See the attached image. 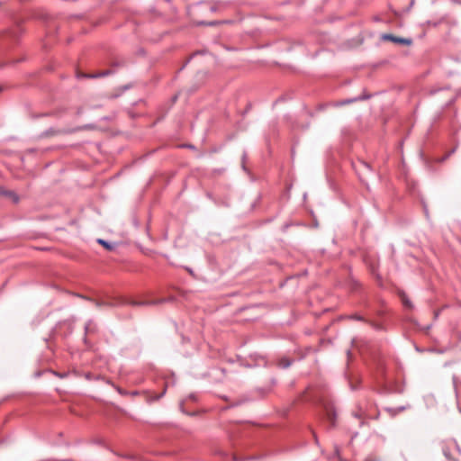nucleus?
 I'll use <instances>...</instances> for the list:
<instances>
[{"label":"nucleus","mask_w":461,"mask_h":461,"mask_svg":"<svg viewBox=\"0 0 461 461\" xmlns=\"http://www.w3.org/2000/svg\"><path fill=\"white\" fill-rule=\"evenodd\" d=\"M218 23H219V22L214 21V22H211V23H209L207 24L210 25V26H213V25H216Z\"/></svg>","instance_id":"obj_21"},{"label":"nucleus","mask_w":461,"mask_h":461,"mask_svg":"<svg viewBox=\"0 0 461 461\" xmlns=\"http://www.w3.org/2000/svg\"><path fill=\"white\" fill-rule=\"evenodd\" d=\"M354 416L357 419H363L364 418V411L362 410H359L353 413Z\"/></svg>","instance_id":"obj_17"},{"label":"nucleus","mask_w":461,"mask_h":461,"mask_svg":"<svg viewBox=\"0 0 461 461\" xmlns=\"http://www.w3.org/2000/svg\"><path fill=\"white\" fill-rule=\"evenodd\" d=\"M344 318L345 319H348V320L364 321V322L367 323V320H366L362 315L357 314V313L356 314H351V315H346Z\"/></svg>","instance_id":"obj_11"},{"label":"nucleus","mask_w":461,"mask_h":461,"mask_svg":"<svg viewBox=\"0 0 461 461\" xmlns=\"http://www.w3.org/2000/svg\"><path fill=\"white\" fill-rule=\"evenodd\" d=\"M95 330L96 325L92 321H88L85 325L86 335L94 333Z\"/></svg>","instance_id":"obj_9"},{"label":"nucleus","mask_w":461,"mask_h":461,"mask_svg":"<svg viewBox=\"0 0 461 461\" xmlns=\"http://www.w3.org/2000/svg\"><path fill=\"white\" fill-rule=\"evenodd\" d=\"M335 455H336L337 456H339V448H338V447H336V449H335Z\"/></svg>","instance_id":"obj_22"},{"label":"nucleus","mask_w":461,"mask_h":461,"mask_svg":"<svg viewBox=\"0 0 461 461\" xmlns=\"http://www.w3.org/2000/svg\"><path fill=\"white\" fill-rule=\"evenodd\" d=\"M367 323L372 326L375 330H380L383 329L382 325L379 323H376L375 321H367Z\"/></svg>","instance_id":"obj_15"},{"label":"nucleus","mask_w":461,"mask_h":461,"mask_svg":"<svg viewBox=\"0 0 461 461\" xmlns=\"http://www.w3.org/2000/svg\"><path fill=\"white\" fill-rule=\"evenodd\" d=\"M382 39L384 40V41H393L394 43H398V44H402V45H411L412 41L411 39H408V38H401V37H397V36H394L393 34H384L382 36Z\"/></svg>","instance_id":"obj_4"},{"label":"nucleus","mask_w":461,"mask_h":461,"mask_svg":"<svg viewBox=\"0 0 461 461\" xmlns=\"http://www.w3.org/2000/svg\"><path fill=\"white\" fill-rule=\"evenodd\" d=\"M313 438H315V441H318L317 436L313 435Z\"/></svg>","instance_id":"obj_26"},{"label":"nucleus","mask_w":461,"mask_h":461,"mask_svg":"<svg viewBox=\"0 0 461 461\" xmlns=\"http://www.w3.org/2000/svg\"><path fill=\"white\" fill-rule=\"evenodd\" d=\"M96 305H97V306H102V305L113 306V304H112V303H99V302H97V303H96Z\"/></svg>","instance_id":"obj_19"},{"label":"nucleus","mask_w":461,"mask_h":461,"mask_svg":"<svg viewBox=\"0 0 461 461\" xmlns=\"http://www.w3.org/2000/svg\"><path fill=\"white\" fill-rule=\"evenodd\" d=\"M185 147H187L188 149H194V146L192 145H186Z\"/></svg>","instance_id":"obj_25"},{"label":"nucleus","mask_w":461,"mask_h":461,"mask_svg":"<svg viewBox=\"0 0 461 461\" xmlns=\"http://www.w3.org/2000/svg\"><path fill=\"white\" fill-rule=\"evenodd\" d=\"M166 389H167V387L165 386L163 392L160 394H155L154 396H152L151 401H158V400H159L165 394Z\"/></svg>","instance_id":"obj_16"},{"label":"nucleus","mask_w":461,"mask_h":461,"mask_svg":"<svg viewBox=\"0 0 461 461\" xmlns=\"http://www.w3.org/2000/svg\"><path fill=\"white\" fill-rule=\"evenodd\" d=\"M16 34H17L16 32H12V37L17 38Z\"/></svg>","instance_id":"obj_23"},{"label":"nucleus","mask_w":461,"mask_h":461,"mask_svg":"<svg viewBox=\"0 0 461 461\" xmlns=\"http://www.w3.org/2000/svg\"><path fill=\"white\" fill-rule=\"evenodd\" d=\"M452 381H453V386H454V389L456 392V397H458L459 390L461 387V380L456 375H454L452 377Z\"/></svg>","instance_id":"obj_10"},{"label":"nucleus","mask_w":461,"mask_h":461,"mask_svg":"<svg viewBox=\"0 0 461 461\" xmlns=\"http://www.w3.org/2000/svg\"><path fill=\"white\" fill-rule=\"evenodd\" d=\"M0 195L9 197L13 200L14 203H17L19 202V196L16 193L11 190H6L4 187L0 186Z\"/></svg>","instance_id":"obj_7"},{"label":"nucleus","mask_w":461,"mask_h":461,"mask_svg":"<svg viewBox=\"0 0 461 461\" xmlns=\"http://www.w3.org/2000/svg\"><path fill=\"white\" fill-rule=\"evenodd\" d=\"M440 445L443 455L448 461H459L458 457L461 456V449L455 439H445L441 441Z\"/></svg>","instance_id":"obj_1"},{"label":"nucleus","mask_w":461,"mask_h":461,"mask_svg":"<svg viewBox=\"0 0 461 461\" xmlns=\"http://www.w3.org/2000/svg\"><path fill=\"white\" fill-rule=\"evenodd\" d=\"M112 73H113V71L110 69H105V70L100 71L98 73H89V74L78 72L77 74V78H99L102 77L111 75Z\"/></svg>","instance_id":"obj_5"},{"label":"nucleus","mask_w":461,"mask_h":461,"mask_svg":"<svg viewBox=\"0 0 461 461\" xmlns=\"http://www.w3.org/2000/svg\"><path fill=\"white\" fill-rule=\"evenodd\" d=\"M313 438H315V441H318L317 436L313 435Z\"/></svg>","instance_id":"obj_28"},{"label":"nucleus","mask_w":461,"mask_h":461,"mask_svg":"<svg viewBox=\"0 0 461 461\" xmlns=\"http://www.w3.org/2000/svg\"><path fill=\"white\" fill-rule=\"evenodd\" d=\"M291 366V361L288 358H282L279 361V366L283 368H287Z\"/></svg>","instance_id":"obj_14"},{"label":"nucleus","mask_w":461,"mask_h":461,"mask_svg":"<svg viewBox=\"0 0 461 461\" xmlns=\"http://www.w3.org/2000/svg\"><path fill=\"white\" fill-rule=\"evenodd\" d=\"M313 438H315V441H318L317 436L313 435Z\"/></svg>","instance_id":"obj_27"},{"label":"nucleus","mask_w":461,"mask_h":461,"mask_svg":"<svg viewBox=\"0 0 461 461\" xmlns=\"http://www.w3.org/2000/svg\"><path fill=\"white\" fill-rule=\"evenodd\" d=\"M371 97V95L369 94H366V92H364L363 95H358L357 97H354V98H348V99H343V100H340L339 101L336 105L337 106H340V105H347V104H353L355 102H358V101H364V100H367Z\"/></svg>","instance_id":"obj_6"},{"label":"nucleus","mask_w":461,"mask_h":461,"mask_svg":"<svg viewBox=\"0 0 461 461\" xmlns=\"http://www.w3.org/2000/svg\"><path fill=\"white\" fill-rule=\"evenodd\" d=\"M157 303L156 302H146V301H131L129 304L133 306H140V305H149V304H154Z\"/></svg>","instance_id":"obj_12"},{"label":"nucleus","mask_w":461,"mask_h":461,"mask_svg":"<svg viewBox=\"0 0 461 461\" xmlns=\"http://www.w3.org/2000/svg\"><path fill=\"white\" fill-rule=\"evenodd\" d=\"M189 398L192 400V401H196V395L192 393L189 395Z\"/></svg>","instance_id":"obj_20"},{"label":"nucleus","mask_w":461,"mask_h":461,"mask_svg":"<svg viewBox=\"0 0 461 461\" xmlns=\"http://www.w3.org/2000/svg\"><path fill=\"white\" fill-rule=\"evenodd\" d=\"M325 418L330 422V427H334L336 424L337 413L333 406L326 405L324 407Z\"/></svg>","instance_id":"obj_3"},{"label":"nucleus","mask_w":461,"mask_h":461,"mask_svg":"<svg viewBox=\"0 0 461 461\" xmlns=\"http://www.w3.org/2000/svg\"><path fill=\"white\" fill-rule=\"evenodd\" d=\"M97 242H98L99 244H101L102 246H104V247L106 249H108V250H113V248H114V246H113V245L110 244L108 241H106V240H102V239H99V240H97Z\"/></svg>","instance_id":"obj_13"},{"label":"nucleus","mask_w":461,"mask_h":461,"mask_svg":"<svg viewBox=\"0 0 461 461\" xmlns=\"http://www.w3.org/2000/svg\"><path fill=\"white\" fill-rule=\"evenodd\" d=\"M85 127L76 128V129H56V128H50L43 131L41 133L42 138H50L57 135H63V134H70L77 131H80L84 129Z\"/></svg>","instance_id":"obj_2"},{"label":"nucleus","mask_w":461,"mask_h":461,"mask_svg":"<svg viewBox=\"0 0 461 461\" xmlns=\"http://www.w3.org/2000/svg\"><path fill=\"white\" fill-rule=\"evenodd\" d=\"M371 271H372V273H373V274H375V267H374V266L371 267Z\"/></svg>","instance_id":"obj_24"},{"label":"nucleus","mask_w":461,"mask_h":461,"mask_svg":"<svg viewBox=\"0 0 461 461\" xmlns=\"http://www.w3.org/2000/svg\"><path fill=\"white\" fill-rule=\"evenodd\" d=\"M359 165L366 169H370V167L367 163L364 162V161H360L359 162Z\"/></svg>","instance_id":"obj_18"},{"label":"nucleus","mask_w":461,"mask_h":461,"mask_svg":"<svg viewBox=\"0 0 461 461\" xmlns=\"http://www.w3.org/2000/svg\"><path fill=\"white\" fill-rule=\"evenodd\" d=\"M399 296L401 298L402 303L407 309L411 310L413 308V304L411 300L408 298L407 294L404 292H400Z\"/></svg>","instance_id":"obj_8"}]
</instances>
